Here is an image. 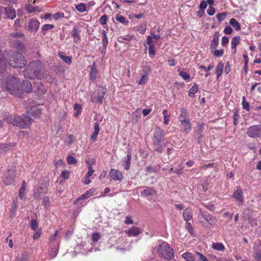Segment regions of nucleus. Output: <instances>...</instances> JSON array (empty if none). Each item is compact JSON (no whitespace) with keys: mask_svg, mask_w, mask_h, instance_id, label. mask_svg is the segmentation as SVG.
Instances as JSON below:
<instances>
[{"mask_svg":"<svg viewBox=\"0 0 261 261\" xmlns=\"http://www.w3.org/2000/svg\"><path fill=\"white\" fill-rule=\"evenodd\" d=\"M69 176L70 172L68 170H64L61 172V177L64 179H68L69 178Z\"/></svg>","mask_w":261,"mask_h":261,"instance_id":"obj_59","label":"nucleus"},{"mask_svg":"<svg viewBox=\"0 0 261 261\" xmlns=\"http://www.w3.org/2000/svg\"><path fill=\"white\" fill-rule=\"evenodd\" d=\"M183 217L186 221H188L192 218V211L190 207L186 208L183 212Z\"/></svg>","mask_w":261,"mask_h":261,"instance_id":"obj_23","label":"nucleus"},{"mask_svg":"<svg viewBox=\"0 0 261 261\" xmlns=\"http://www.w3.org/2000/svg\"><path fill=\"white\" fill-rule=\"evenodd\" d=\"M164 138V130L161 128L157 127L153 133L152 138V144L154 150L158 152H162L163 148L161 143Z\"/></svg>","mask_w":261,"mask_h":261,"instance_id":"obj_4","label":"nucleus"},{"mask_svg":"<svg viewBox=\"0 0 261 261\" xmlns=\"http://www.w3.org/2000/svg\"><path fill=\"white\" fill-rule=\"evenodd\" d=\"M25 190H26V182L23 181L22 183L21 187L19 191V196L22 200L25 199Z\"/></svg>","mask_w":261,"mask_h":261,"instance_id":"obj_27","label":"nucleus"},{"mask_svg":"<svg viewBox=\"0 0 261 261\" xmlns=\"http://www.w3.org/2000/svg\"><path fill=\"white\" fill-rule=\"evenodd\" d=\"M33 88L35 92L39 95L44 94L46 91L44 85L40 82L35 83Z\"/></svg>","mask_w":261,"mask_h":261,"instance_id":"obj_12","label":"nucleus"},{"mask_svg":"<svg viewBox=\"0 0 261 261\" xmlns=\"http://www.w3.org/2000/svg\"><path fill=\"white\" fill-rule=\"evenodd\" d=\"M76 9L81 13H83L86 11L87 6L85 3H81L75 6Z\"/></svg>","mask_w":261,"mask_h":261,"instance_id":"obj_41","label":"nucleus"},{"mask_svg":"<svg viewBox=\"0 0 261 261\" xmlns=\"http://www.w3.org/2000/svg\"><path fill=\"white\" fill-rule=\"evenodd\" d=\"M216 12L215 8L213 6H209L207 10V13L210 16H213Z\"/></svg>","mask_w":261,"mask_h":261,"instance_id":"obj_61","label":"nucleus"},{"mask_svg":"<svg viewBox=\"0 0 261 261\" xmlns=\"http://www.w3.org/2000/svg\"><path fill=\"white\" fill-rule=\"evenodd\" d=\"M8 55L9 56L8 63L10 66L22 68L26 65V60L21 54L15 51L10 55L9 54V52L6 51L4 54H3L0 50V73L4 72L6 68L7 64L5 57Z\"/></svg>","mask_w":261,"mask_h":261,"instance_id":"obj_1","label":"nucleus"},{"mask_svg":"<svg viewBox=\"0 0 261 261\" xmlns=\"http://www.w3.org/2000/svg\"><path fill=\"white\" fill-rule=\"evenodd\" d=\"M247 135L253 138L261 137V125H252L247 129Z\"/></svg>","mask_w":261,"mask_h":261,"instance_id":"obj_8","label":"nucleus"},{"mask_svg":"<svg viewBox=\"0 0 261 261\" xmlns=\"http://www.w3.org/2000/svg\"><path fill=\"white\" fill-rule=\"evenodd\" d=\"M7 18L13 19L16 17V14L15 10L12 7H6L4 10Z\"/></svg>","mask_w":261,"mask_h":261,"instance_id":"obj_15","label":"nucleus"},{"mask_svg":"<svg viewBox=\"0 0 261 261\" xmlns=\"http://www.w3.org/2000/svg\"><path fill=\"white\" fill-rule=\"evenodd\" d=\"M42 64L39 61H34L27 66L23 71L25 78L33 79L37 78L40 79L43 77Z\"/></svg>","mask_w":261,"mask_h":261,"instance_id":"obj_2","label":"nucleus"},{"mask_svg":"<svg viewBox=\"0 0 261 261\" xmlns=\"http://www.w3.org/2000/svg\"><path fill=\"white\" fill-rule=\"evenodd\" d=\"M132 160V155L130 153H127L126 159L123 162V166L126 170H128L130 168V165Z\"/></svg>","mask_w":261,"mask_h":261,"instance_id":"obj_30","label":"nucleus"},{"mask_svg":"<svg viewBox=\"0 0 261 261\" xmlns=\"http://www.w3.org/2000/svg\"><path fill=\"white\" fill-rule=\"evenodd\" d=\"M97 74V69L95 62L91 66V70L90 73L89 78L91 80L94 81L96 80Z\"/></svg>","mask_w":261,"mask_h":261,"instance_id":"obj_22","label":"nucleus"},{"mask_svg":"<svg viewBox=\"0 0 261 261\" xmlns=\"http://www.w3.org/2000/svg\"><path fill=\"white\" fill-rule=\"evenodd\" d=\"M72 37H73V41L75 43L80 40V31L77 29L74 28L72 30Z\"/></svg>","mask_w":261,"mask_h":261,"instance_id":"obj_32","label":"nucleus"},{"mask_svg":"<svg viewBox=\"0 0 261 261\" xmlns=\"http://www.w3.org/2000/svg\"><path fill=\"white\" fill-rule=\"evenodd\" d=\"M163 114L164 116V124L165 125H168L169 123L170 118L171 117L170 115L168 114V110H164L163 111Z\"/></svg>","mask_w":261,"mask_h":261,"instance_id":"obj_40","label":"nucleus"},{"mask_svg":"<svg viewBox=\"0 0 261 261\" xmlns=\"http://www.w3.org/2000/svg\"><path fill=\"white\" fill-rule=\"evenodd\" d=\"M22 88L23 91L27 93H30L32 91L33 86L30 81H23L22 84Z\"/></svg>","mask_w":261,"mask_h":261,"instance_id":"obj_25","label":"nucleus"},{"mask_svg":"<svg viewBox=\"0 0 261 261\" xmlns=\"http://www.w3.org/2000/svg\"><path fill=\"white\" fill-rule=\"evenodd\" d=\"M91 191H94L93 189L89 191H87L85 193L82 194L77 200H83L89 198L92 194H90Z\"/></svg>","mask_w":261,"mask_h":261,"instance_id":"obj_49","label":"nucleus"},{"mask_svg":"<svg viewBox=\"0 0 261 261\" xmlns=\"http://www.w3.org/2000/svg\"><path fill=\"white\" fill-rule=\"evenodd\" d=\"M202 217L205 219V220L211 225L215 224V222H216V220L215 218L211 216L210 215H204L202 214Z\"/></svg>","mask_w":261,"mask_h":261,"instance_id":"obj_42","label":"nucleus"},{"mask_svg":"<svg viewBox=\"0 0 261 261\" xmlns=\"http://www.w3.org/2000/svg\"><path fill=\"white\" fill-rule=\"evenodd\" d=\"M229 23L234 28L236 31H239L241 30L240 24L239 22L234 18H231L229 21Z\"/></svg>","mask_w":261,"mask_h":261,"instance_id":"obj_39","label":"nucleus"},{"mask_svg":"<svg viewBox=\"0 0 261 261\" xmlns=\"http://www.w3.org/2000/svg\"><path fill=\"white\" fill-rule=\"evenodd\" d=\"M39 26V21L35 18H33L25 23L24 27L27 30L33 32L37 31Z\"/></svg>","mask_w":261,"mask_h":261,"instance_id":"obj_10","label":"nucleus"},{"mask_svg":"<svg viewBox=\"0 0 261 261\" xmlns=\"http://www.w3.org/2000/svg\"><path fill=\"white\" fill-rule=\"evenodd\" d=\"M55 27L54 25L53 24H44L42 27V31L43 33L44 34H45V32L49 30L53 29Z\"/></svg>","mask_w":261,"mask_h":261,"instance_id":"obj_51","label":"nucleus"},{"mask_svg":"<svg viewBox=\"0 0 261 261\" xmlns=\"http://www.w3.org/2000/svg\"><path fill=\"white\" fill-rule=\"evenodd\" d=\"M211 51L213 53V55L215 57L219 58L224 55V49H214L213 50H211Z\"/></svg>","mask_w":261,"mask_h":261,"instance_id":"obj_43","label":"nucleus"},{"mask_svg":"<svg viewBox=\"0 0 261 261\" xmlns=\"http://www.w3.org/2000/svg\"><path fill=\"white\" fill-rule=\"evenodd\" d=\"M198 91V86L197 84H194V86H193L189 90L188 95L191 97H193L195 96V93H196Z\"/></svg>","mask_w":261,"mask_h":261,"instance_id":"obj_35","label":"nucleus"},{"mask_svg":"<svg viewBox=\"0 0 261 261\" xmlns=\"http://www.w3.org/2000/svg\"><path fill=\"white\" fill-rule=\"evenodd\" d=\"M10 37V41H14L17 38H24V35L20 32H16L11 34Z\"/></svg>","mask_w":261,"mask_h":261,"instance_id":"obj_36","label":"nucleus"},{"mask_svg":"<svg viewBox=\"0 0 261 261\" xmlns=\"http://www.w3.org/2000/svg\"><path fill=\"white\" fill-rule=\"evenodd\" d=\"M140 233V228L137 227H132L126 232V233L129 237H136Z\"/></svg>","mask_w":261,"mask_h":261,"instance_id":"obj_18","label":"nucleus"},{"mask_svg":"<svg viewBox=\"0 0 261 261\" xmlns=\"http://www.w3.org/2000/svg\"><path fill=\"white\" fill-rule=\"evenodd\" d=\"M16 122V125L21 128H27L31 125L32 119L29 116L22 115L19 117L17 116Z\"/></svg>","mask_w":261,"mask_h":261,"instance_id":"obj_7","label":"nucleus"},{"mask_svg":"<svg viewBox=\"0 0 261 261\" xmlns=\"http://www.w3.org/2000/svg\"><path fill=\"white\" fill-rule=\"evenodd\" d=\"M154 39L152 36H148L147 38V43L148 46H155L154 44Z\"/></svg>","mask_w":261,"mask_h":261,"instance_id":"obj_62","label":"nucleus"},{"mask_svg":"<svg viewBox=\"0 0 261 261\" xmlns=\"http://www.w3.org/2000/svg\"><path fill=\"white\" fill-rule=\"evenodd\" d=\"M142 194L145 196H152L156 194V191L153 188L146 187L142 192Z\"/></svg>","mask_w":261,"mask_h":261,"instance_id":"obj_21","label":"nucleus"},{"mask_svg":"<svg viewBox=\"0 0 261 261\" xmlns=\"http://www.w3.org/2000/svg\"><path fill=\"white\" fill-rule=\"evenodd\" d=\"M232 197L237 201L243 202L244 200L243 198V191L242 189L238 188L237 189L234 191Z\"/></svg>","mask_w":261,"mask_h":261,"instance_id":"obj_19","label":"nucleus"},{"mask_svg":"<svg viewBox=\"0 0 261 261\" xmlns=\"http://www.w3.org/2000/svg\"><path fill=\"white\" fill-rule=\"evenodd\" d=\"M102 42L103 46L105 48H106L108 44V38L107 37L106 32L105 30H102Z\"/></svg>","mask_w":261,"mask_h":261,"instance_id":"obj_45","label":"nucleus"},{"mask_svg":"<svg viewBox=\"0 0 261 261\" xmlns=\"http://www.w3.org/2000/svg\"><path fill=\"white\" fill-rule=\"evenodd\" d=\"M9 150V147L7 144H0V153H3L8 151Z\"/></svg>","mask_w":261,"mask_h":261,"instance_id":"obj_53","label":"nucleus"},{"mask_svg":"<svg viewBox=\"0 0 261 261\" xmlns=\"http://www.w3.org/2000/svg\"><path fill=\"white\" fill-rule=\"evenodd\" d=\"M182 257L187 261H195V257L191 252H185L182 254Z\"/></svg>","mask_w":261,"mask_h":261,"instance_id":"obj_34","label":"nucleus"},{"mask_svg":"<svg viewBox=\"0 0 261 261\" xmlns=\"http://www.w3.org/2000/svg\"><path fill=\"white\" fill-rule=\"evenodd\" d=\"M151 71V68L150 66L144 65L142 67L141 75H145L146 76L149 75Z\"/></svg>","mask_w":261,"mask_h":261,"instance_id":"obj_38","label":"nucleus"},{"mask_svg":"<svg viewBox=\"0 0 261 261\" xmlns=\"http://www.w3.org/2000/svg\"><path fill=\"white\" fill-rule=\"evenodd\" d=\"M223 67L224 64L222 62H219L217 65L216 67V73L218 79H219V77L222 75L223 73Z\"/></svg>","mask_w":261,"mask_h":261,"instance_id":"obj_29","label":"nucleus"},{"mask_svg":"<svg viewBox=\"0 0 261 261\" xmlns=\"http://www.w3.org/2000/svg\"><path fill=\"white\" fill-rule=\"evenodd\" d=\"M148 76L141 75L140 80L138 83V84L141 85L145 84L148 81Z\"/></svg>","mask_w":261,"mask_h":261,"instance_id":"obj_56","label":"nucleus"},{"mask_svg":"<svg viewBox=\"0 0 261 261\" xmlns=\"http://www.w3.org/2000/svg\"><path fill=\"white\" fill-rule=\"evenodd\" d=\"M110 177L114 180L121 181L123 178V176L121 171L118 170L112 169L110 172Z\"/></svg>","mask_w":261,"mask_h":261,"instance_id":"obj_11","label":"nucleus"},{"mask_svg":"<svg viewBox=\"0 0 261 261\" xmlns=\"http://www.w3.org/2000/svg\"><path fill=\"white\" fill-rule=\"evenodd\" d=\"M242 106L244 109L249 111L250 107L249 103L246 100V98L245 96L242 97Z\"/></svg>","mask_w":261,"mask_h":261,"instance_id":"obj_54","label":"nucleus"},{"mask_svg":"<svg viewBox=\"0 0 261 261\" xmlns=\"http://www.w3.org/2000/svg\"><path fill=\"white\" fill-rule=\"evenodd\" d=\"M59 56L64 62H65L67 64L70 65L71 64V57L63 55L62 53H59Z\"/></svg>","mask_w":261,"mask_h":261,"instance_id":"obj_37","label":"nucleus"},{"mask_svg":"<svg viewBox=\"0 0 261 261\" xmlns=\"http://www.w3.org/2000/svg\"><path fill=\"white\" fill-rule=\"evenodd\" d=\"M17 208V202L16 201H13L12 203L11 208L10 210L9 217L13 218L15 215V212Z\"/></svg>","mask_w":261,"mask_h":261,"instance_id":"obj_31","label":"nucleus"},{"mask_svg":"<svg viewBox=\"0 0 261 261\" xmlns=\"http://www.w3.org/2000/svg\"><path fill=\"white\" fill-rule=\"evenodd\" d=\"M211 248L215 250L223 252L225 249L224 245L222 243H213Z\"/></svg>","mask_w":261,"mask_h":261,"instance_id":"obj_26","label":"nucleus"},{"mask_svg":"<svg viewBox=\"0 0 261 261\" xmlns=\"http://www.w3.org/2000/svg\"><path fill=\"white\" fill-rule=\"evenodd\" d=\"M227 13L226 12H223L222 13H218L216 15V18L218 20L221 22L224 20L225 17L226 16Z\"/></svg>","mask_w":261,"mask_h":261,"instance_id":"obj_58","label":"nucleus"},{"mask_svg":"<svg viewBox=\"0 0 261 261\" xmlns=\"http://www.w3.org/2000/svg\"><path fill=\"white\" fill-rule=\"evenodd\" d=\"M38 227V222L37 220H32L31 221V228L33 230H36Z\"/></svg>","mask_w":261,"mask_h":261,"instance_id":"obj_64","label":"nucleus"},{"mask_svg":"<svg viewBox=\"0 0 261 261\" xmlns=\"http://www.w3.org/2000/svg\"><path fill=\"white\" fill-rule=\"evenodd\" d=\"M241 38L240 36H236L233 37L231 40V48L233 50V54H235L237 51V46L240 44Z\"/></svg>","mask_w":261,"mask_h":261,"instance_id":"obj_17","label":"nucleus"},{"mask_svg":"<svg viewBox=\"0 0 261 261\" xmlns=\"http://www.w3.org/2000/svg\"><path fill=\"white\" fill-rule=\"evenodd\" d=\"M159 251L163 257L170 260L174 256V252L172 248L165 242H163L159 246Z\"/></svg>","mask_w":261,"mask_h":261,"instance_id":"obj_5","label":"nucleus"},{"mask_svg":"<svg viewBox=\"0 0 261 261\" xmlns=\"http://www.w3.org/2000/svg\"><path fill=\"white\" fill-rule=\"evenodd\" d=\"M20 80L14 76L8 77L3 83L4 87L7 91L12 95L18 96L20 93L19 88Z\"/></svg>","mask_w":261,"mask_h":261,"instance_id":"obj_3","label":"nucleus"},{"mask_svg":"<svg viewBox=\"0 0 261 261\" xmlns=\"http://www.w3.org/2000/svg\"><path fill=\"white\" fill-rule=\"evenodd\" d=\"M108 20V18L107 15L105 14L100 17L99 22L101 25H104L107 24Z\"/></svg>","mask_w":261,"mask_h":261,"instance_id":"obj_57","label":"nucleus"},{"mask_svg":"<svg viewBox=\"0 0 261 261\" xmlns=\"http://www.w3.org/2000/svg\"><path fill=\"white\" fill-rule=\"evenodd\" d=\"M13 47L16 49L18 51L22 53H25V47L24 45L19 40H15L14 41H11Z\"/></svg>","mask_w":261,"mask_h":261,"instance_id":"obj_16","label":"nucleus"},{"mask_svg":"<svg viewBox=\"0 0 261 261\" xmlns=\"http://www.w3.org/2000/svg\"><path fill=\"white\" fill-rule=\"evenodd\" d=\"M148 54L151 59L154 58L155 55V46H149Z\"/></svg>","mask_w":261,"mask_h":261,"instance_id":"obj_48","label":"nucleus"},{"mask_svg":"<svg viewBox=\"0 0 261 261\" xmlns=\"http://www.w3.org/2000/svg\"><path fill=\"white\" fill-rule=\"evenodd\" d=\"M195 253L199 257L198 260L199 261H208L207 258L202 254L198 252H196Z\"/></svg>","mask_w":261,"mask_h":261,"instance_id":"obj_63","label":"nucleus"},{"mask_svg":"<svg viewBox=\"0 0 261 261\" xmlns=\"http://www.w3.org/2000/svg\"><path fill=\"white\" fill-rule=\"evenodd\" d=\"M16 175V172L15 167L8 169L3 178L4 184L6 186L13 184L15 181Z\"/></svg>","mask_w":261,"mask_h":261,"instance_id":"obj_6","label":"nucleus"},{"mask_svg":"<svg viewBox=\"0 0 261 261\" xmlns=\"http://www.w3.org/2000/svg\"><path fill=\"white\" fill-rule=\"evenodd\" d=\"M146 30V24H142L138 27L137 31L141 34H144Z\"/></svg>","mask_w":261,"mask_h":261,"instance_id":"obj_52","label":"nucleus"},{"mask_svg":"<svg viewBox=\"0 0 261 261\" xmlns=\"http://www.w3.org/2000/svg\"><path fill=\"white\" fill-rule=\"evenodd\" d=\"M178 120L180 122L189 120L188 118V112L186 108H183L181 109V113L178 116Z\"/></svg>","mask_w":261,"mask_h":261,"instance_id":"obj_28","label":"nucleus"},{"mask_svg":"<svg viewBox=\"0 0 261 261\" xmlns=\"http://www.w3.org/2000/svg\"><path fill=\"white\" fill-rule=\"evenodd\" d=\"M4 118L9 123L13 124L14 125L16 124L17 116L9 114H6L4 115Z\"/></svg>","mask_w":261,"mask_h":261,"instance_id":"obj_24","label":"nucleus"},{"mask_svg":"<svg viewBox=\"0 0 261 261\" xmlns=\"http://www.w3.org/2000/svg\"><path fill=\"white\" fill-rule=\"evenodd\" d=\"M116 20L119 22H120L125 25H127L128 23V21L126 20L125 18L122 15H117L116 16Z\"/></svg>","mask_w":261,"mask_h":261,"instance_id":"obj_44","label":"nucleus"},{"mask_svg":"<svg viewBox=\"0 0 261 261\" xmlns=\"http://www.w3.org/2000/svg\"><path fill=\"white\" fill-rule=\"evenodd\" d=\"M25 9L28 13H31L35 11H40V10L38 7H33L31 4H27L25 7Z\"/></svg>","mask_w":261,"mask_h":261,"instance_id":"obj_33","label":"nucleus"},{"mask_svg":"<svg viewBox=\"0 0 261 261\" xmlns=\"http://www.w3.org/2000/svg\"><path fill=\"white\" fill-rule=\"evenodd\" d=\"M66 160L68 165H75L77 162V160L71 155L68 156L67 157Z\"/></svg>","mask_w":261,"mask_h":261,"instance_id":"obj_47","label":"nucleus"},{"mask_svg":"<svg viewBox=\"0 0 261 261\" xmlns=\"http://www.w3.org/2000/svg\"><path fill=\"white\" fill-rule=\"evenodd\" d=\"M219 32H216L213 35V39L210 44V49L211 50H213L218 47L219 44Z\"/></svg>","mask_w":261,"mask_h":261,"instance_id":"obj_13","label":"nucleus"},{"mask_svg":"<svg viewBox=\"0 0 261 261\" xmlns=\"http://www.w3.org/2000/svg\"><path fill=\"white\" fill-rule=\"evenodd\" d=\"M179 75L185 81L189 80L190 77V75L187 72L183 71L179 72Z\"/></svg>","mask_w":261,"mask_h":261,"instance_id":"obj_55","label":"nucleus"},{"mask_svg":"<svg viewBox=\"0 0 261 261\" xmlns=\"http://www.w3.org/2000/svg\"><path fill=\"white\" fill-rule=\"evenodd\" d=\"M47 193V189L45 188L39 187L35 188L33 190L34 196L35 199H39L43 194Z\"/></svg>","mask_w":261,"mask_h":261,"instance_id":"obj_14","label":"nucleus"},{"mask_svg":"<svg viewBox=\"0 0 261 261\" xmlns=\"http://www.w3.org/2000/svg\"><path fill=\"white\" fill-rule=\"evenodd\" d=\"M180 122L183 128V132L186 134H188L192 128V125L190 120L182 121Z\"/></svg>","mask_w":261,"mask_h":261,"instance_id":"obj_20","label":"nucleus"},{"mask_svg":"<svg viewBox=\"0 0 261 261\" xmlns=\"http://www.w3.org/2000/svg\"><path fill=\"white\" fill-rule=\"evenodd\" d=\"M106 89L102 88L101 90H98L96 93L93 94L91 95L90 100L92 102H96L99 104H101L102 99L104 98L106 93Z\"/></svg>","mask_w":261,"mask_h":261,"instance_id":"obj_9","label":"nucleus"},{"mask_svg":"<svg viewBox=\"0 0 261 261\" xmlns=\"http://www.w3.org/2000/svg\"><path fill=\"white\" fill-rule=\"evenodd\" d=\"M132 40V37L130 36L123 37L120 36L118 38L117 41L120 43H123L124 40L130 41Z\"/></svg>","mask_w":261,"mask_h":261,"instance_id":"obj_60","label":"nucleus"},{"mask_svg":"<svg viewBox=\"0 0 261 261\" xmlns=\"http://www.w3.org/2000/svg\"><path fill=\"white\" fill-rule=\"evenodd\" d=\"M253 256L256 261H261V251L259 249H255Z\"/></svg>","mask_w":261,"mask_h":261,"instance_id":"obj_46","label":"nucleus"},{"mask_svg":"<svg viewBox=\"0 0 261 261\" xmlns=\"http://www.w3.org/2000/svg\"><path fill=\"white\" fill-rule=\"evenodd\" d=\"M29 259V253L27 251H24L22 253L21 258L18 257L16 258L17 261H27Z\"/></svg>","mask_w":261,"mask_h":261,"instance_id":"obj_50","label":"nucleus"}]
</instances>
